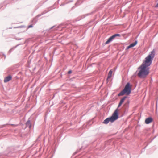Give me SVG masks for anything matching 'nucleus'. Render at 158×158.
<instances>
[{
	"instance_id": "9",
	"label": "nucleus",
	"mask_w": 158,
	"mask_h": 158,
	"mask_svg": "<svg viewBox=\"0 0 158 158\" xmlns=\"http://www.w3.org/2000/svg\"><path fill=\"white\" fill-rule=\"evenodd\" d=\"M112 71L111 70H110L109 71L108 74V79L110 78L112 76Z\"/></svg>"
},
{
	"instance_id": "6",
	"label": "nucleus",
	"mask_w": 158,
	"mask_h": 158,
	"mask_svg": "<svg viewBox=\"0 0 158 158\" xmlns=\"http://www.w3.org/2000/svg\"><path fill=\"white\" fill-rule=\"evenodd\" d=\"M126 98V97H124L120 100V102L118 106V108L117 109H118V108L120 106L122 103L124 102Z\"/></svg>"
},
{
	"instance_id": "1",
	"label": "nucleus",
	"mask_w": 158,
	"mask_h": 158,
	"mask_svg": "<svg viewBox=\"0 0 158 158\" xmlns=\"http://www.w3.org/2000/svg\"><path fill=\"white\" fill-rule=\"evenodd\" d=\"M154 55V52L152 51L151 53L145 58V61L138 68L139 71L138 75L140 78H145L149 74V70L148 67L151 64Z\"/></svg>"
},
{
	"instance_id": "2",
	"label": "nucleus",
	"mask_w": 158,
	"mask_h": 158,
	"mask_svg": "<svg viewBox=\"0 0 158 158\" xmlns=\"http://www.w3.org/2000/svg\"><path fill=\"white\" fill-rule=\"evenodd\" d=\"M118 109H117L112 114V116L105 120L103 122L104 124H107L109 122L112 123L118 119Z\"/></svg>"
},
{
	"instance_id": "12",
	"label": "nucleus",
	"mask_w": 158,
	"mask_h": 158,
	"mask_svg": "<svg viewBox=\"0 0 158 158\" xmlns=\"http://www.w3.org/2000/svg\"><path fill=\"white\" fill-rule=\"evenodd\" d=\"M72 73V71H71V70H70V71H69L68 72V74H70Z\"/></svg>"
},
{
	"instance_id": "13",
	"label": "nucleus",
	"mask_w": 158,
	"mask_h": 158,
	"mask_svg": "<svg viewBox=\"0 0 158 158\" xmlns=\"http://www.w3.org/2000/svg\"><path fill=\"white\" fill-rule=\"evenodd\" d=\"M156 7H158V3L157 4V5L155 6Z\"/></svg>"
},
{
	"instance_id": "3",
	"label": "nucleus",
	"mask_w": 158,
	"mask_h": 158,
	"mask_svg": "<svg viewBox=\"0 0 158 158\" xmlns=\"http://www.w3.org/2000/svg\"><path fill=\"white\" fill-rule=\"evenodd\" d=\"M131 85L129 83H128L126 85L124 89L118 94V96H123L125 94L128 95L131 93Z\"/></svg>"
},
{
	"instance_id": "10",
	"label": "nucleus",
	"mask_w": 158,
	"mask_h": 158,
	"mask_svg": "<svg viewBox=\"0 0 158 158\" xmlns=\"http://www.w3.org/2000/svg\"><path fill=\"white\" fill-rule=\"evenodd\" d=\"M113 36H114V38H115L117 36H120V35L119 34H115Z\"/></svg>"
},
{
	"instance_id": "8",
	"label": "nucleus",
	"mask_w": 158,
	"mask_h": 158,
	"mask_svg": "<svg viewBox=\"0 0 158 158\" xmlns=\"http://www.w3.org/2000/svg\"><path fill=\"white\" fill-rule=\"evenodd\" d=\"M11 77L10 76H8L5 78L4 80V82H7L11 80Z\"/></svg>"
},
{
	"instance_id": "14",
	"label": "nucleus",
	"mask_w": 158,
	"mask_h": 158,
	"mask_svg": "<svg viewBox=\"0 0 158 158\" xmlns=\"http://www.w3.org/2000/svg\"><path fill=\"white\" fill-rule=\"evenodd\" d=\"M28 122V121H27V123Z\"/></svg>"
},
{
	"instance_id": "7",
	"label": "nucleus",
	"mask_w": 158,
	"mask_h": 158,
	"mask_svg": "<svg viewBox=\"0 0 158 158\" xmlns=\"http://www.w3.org/2000/svg\"><path fill=\"white\" fill-rule=\"evenodd\" d=\"M114 36H113V35L110 37L108 40L106 42L105 44H108L110 42L114 39Z\"/></svg>"
},
{
	"instance_id": "5",
	"label": "nucleus",
	"mask_w": 158,
	"mask_h": 158,
	"mask_svg": "<svg viewBox=\"0 0 158 158\" xmlns=\"http://www.w3.org/2000/svg\"><path fill=\"white\" fill-rule=\"evenodd\" d=\"M153 120L152 118L149 117L146 118L145 120V123L146 124H148L152 122Z\"/></svg>"
},
{
	"instance_id": "4",
	"label": "nucleus",
	"mask_w": 158,
	"mask_h": 158,
	"mask_svg": "<svg viewBox=\"0 0 158 158\" xmlns=\"http://www.w3.org/2000/svg\"><path fill=\"white\" fill-rule=\"evenodd\" d=\"M137 43V41H135L134 43L131 44L129 46L127 47L126 49L127 50L129 48L134 47V46L136 45Z\"/></svg>"
},
{
	"instance_id": "11",
	"label": "nucleus",
	"mask_w": 158,
	"mask_h": 158,
	"mask_svg": "<svg viewBox=\"0 0 158 158\" xmlns=\"http://www.w3.org/2000/svg\"><path fill=\"white\" fill-rule=\"evenodd\" d=\"M32 25H30L28 26V28H31L32 27Z\"/></svg>"
}]
</instances>
